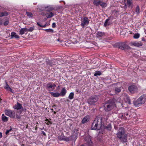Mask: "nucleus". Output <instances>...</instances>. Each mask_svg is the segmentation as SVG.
Returning a JSON list of instances; mask_svg holds the SVG:
<instances>
[{
    "label": "nucleus",
    "instance_id": "obj_1",
    "mask_svg": "<svg viewBox=\"0 0 146 146\" xmlns=\"http://www.w3.org/2000/svg\"><path fill=\"white\" fill-rule=\"evenodd\" d=\"M104 126L103 120L100 116H97L92 123V129L98 130Z\"/></svg>",
    "mask_w": 146,
    "mask_h": 146
},
{
    "label": "nucleus",
    "instance_id": "obj_2",
    "mask_svg": "<svg viewBox=\"0 0 146 146\" xmlns=\"http://www.w3.org/2000/svg\"><path fill=\"white\" fill-rule=\"evenodd\" d=\"M117 135V137L122 142L125 143L127 142V135L125 133L123 128L120 127L119 128Z\"/></svg>",
    "mask_w": 146,
    "mask_h": 146
},
{
    "label": "nucleus",
    "instance_id": "obj_3",
    "mask_svg": "<svg viewBox=\"0 0 146 146\" xmlns=\"http://www.w3.org/2000/svg\"><path fill=\"white\" fill-rule=\"evenodd\" d=\"M145 101L144 95H142L137 100L133 102V104L135 106L139 107L144 104Z\"/></svg>",
    "mask_w": 146,
    "mask_h": 146
},
{
    "label": "nucleus",
    "instance_id": "obj_4",
    "mask_svg": "<svg viewBox=\"0 0 146 146\" xmlns=\"http://www.w3.org/2000/svg\"><path fill=\"white\" fill-rule=\"evenodd\" d=\"M114 102L112 100H109L108 102L105 103L104 106V110L106 111L111 110L114 105Z\"/></svg>",
    "mask_w": 146,
    "mask_h": 146
},
{
    "label": "nucleus",
    "instance_id": "obj_5",
    "mask_svg": "<svg viewBox=\"0 0 146 146\" xmlns=\"http://www.w3.org/2000/svg\"><path fill=\"white\" fill-rule=\"evenodd\" d=\"M81 25L83 27L87 25L89 23V20L88 18L84 17L81 18Z\"/></svg>",
    "mask_w": 146,
    "mask_h": 146
},
{
    "label": "nucleus",
    "instance_id": "obj_6",
    "mask_svg": "<svg viewBox=\"0 0 146 146\" xmlns=\"http://www.w3.org/2000/svg\"><path fill=\"white\" fill-rule=\"evenodd\" d=\"M98 98L96 96L91 97L88 100V102L90 104H93L98 100Z\"/></svg>",
    "mask_w": 146,
    "mask_h": 146
},
{
    "label": "nucleus",
    "instance_id": "obj_7",
    "mask_svg": "<svg viewBox=\"0 0 146 146\" xmlns=\"http://www.w3.org/2000/svg\"><path fill=\"white\" fill-rule=\"evenodd\" d=\"M128 90L131 93H134L137 92L138 88L135 85H132L128 87Z\"/></svg>",
    "mask_w": 146,
    "mask_h": 146
},
{
    "label": "nucleus",
    "instance_id": "obj_8",
    "mask_svg": "<svg viewBox=\"0 0 146 146\" xmlns=\"http://www.w3.org/2000/svg\"><path fill=\"white\" fill-rule=\"evenodd\" d=\"M126 1V2L125 3L124 8H126L127 6L130 8L132 9L133 6L132 1V0H125Z\"/></svg>",
    "mask_w": 146,
    "mask_h": 146
},
{
    "label": "nucleus",
    "instance_id": "obj_9",
    "mask_svg": "<svg viewBox=\"0 0 146 146\" xmlns=\"http://www.w3.org/2000/svg\"><path fill=\"white\" fill-rule=\"evenodd\" d=\"M5 114L10 117L14 118L15 117V113L11 110H6L5 111Z\"/></svg>",
    "mask_w": 146,
    "mask_h": 146
},
{
    "label": "nucleus",
    "instance_id": "obj_10",
    "mask_svg": "<svg viewBox=\"0 0 146 146\" xmlns=\"http://www.w3.org/2000/svg\"><path fill=\"white\" fill-rule=\"evenodd\" d=\"M51 95L54 97H57L60 96H64V88L62 89L61 92L60 93H54L51 92L50 93Z\"/></svg>",
    "mask_w": 146,
    "mask_h": 146
},
{
    "label": "nucleus",
    "instance_id": "obj_11",
    "mask_svg": "<svg viewBox=\"0 0 146 146\" xmlns=\"http://www.w3.org/2000/svg\"><path fill=\"white\" fill-rule=\"evenodd\" d=\"M77 136L76 134H74L72 136L70 137H64V141H68L70 140L75 141L77 139Z\"/></svg>",
    "mask_w": 146,
    "mask_h": 146
},
{
    "label": "nucleus",
    "instance_id": "obj_12",
    "mask_svg": "<svg viewBox=\"0 0 146 146\" xmlns=\"http://www.w3.org/2000/svg\"><path fill=\"white\" fill-rule=\"evenodd\" d=\"M119 48L122 50H124L125 49H129L130 47L125 43H123L121 44V45L119 46Z\"/></svg>",
    "mask_w": 146,
    "mask_h": 146
},
{
    "label": "nucleus",
    "instance_id": "obj_13",
    "mask_svg": "<svg viewBox=\"0 0 146 146\" xmlns=\"http://www.w3.org/2000/svg\"><path fill=\"white\" fill-rule=\"evenodd\" d=\"M131 45L134 46H136L139 47L141 46L142 45V43L141 41H135L131 43Z\"/></svg>",
    "mask_w": 146,
    "mask_h": 146
},
{
    "label": "nucleus",
    "instance_id": "obj_14",
    "mask_svg": "<svg viewBox=\"0 0 146 146\" xmlns=\"http://www.w3.org/2000/svg\"><path fill=\"white\" fill-rule=\"evenodd\" d=\"M56 86V85L54 84L52 85L51 83H49L47 85L46 89L48 90H49L51 88L52 89V90H53L54 89Z\"/></svg>",
    "mask_w": 146,
    "mask_h": 146
},
{
    "label": "nucleus",
    "instance_id": "obj_15",
    "mask_svg": "<svg viewBox=\"0 0 146 146\" xmlns=\"http://www.w3.org/2000/svg\"><path fill=\"white\" fill-rule=\"evenodd\" d=\"M13 108L17 110H19L23 108L22 105L18 102L17 103V104L14 106Z\"/></svg>",
    "mask_w": 146,
    "mask_h": 146
},
{
    "label": "nucleus",
    "instance_id": "obj_16",
    "mask_svg": "<svg viewBox=\"0 0 146 146\" xmlns=\"http://www.w3.org/2000/svg\"><path fill=\"white\" fill-rule=\"evenodd\" d=\"M90 119V116L87 115L84 117L82 121V124H84L86 123Z\"/></svg>",
    "mask_w": 146,
    "mask_h": 146
},
{
    "label": "nucleus",
    "instance_id": "obj_17",
    "mask_svg": "<svg viewBox=\"0 0 146 146\" xmlns=\"http://www.w3.org/2000/svg\"><path fill=\"white\" fill-rule=\"evenodd\" d=\"M45 9H46V10L47 11H52L53 10H57L58 9L57 7H56L52 6H48L46 7H45Z\"/></svg>",
    "mask_w": 146,
    "mask_h": 146
},
{
    "label": "nucleus",
    "instance_id": "obj_18",
    "mask_svg": "<svg viewBox=\"0 0 146 146\" xmlns=\"http://www.w3.org/2000/svg\"><path fill=\"white\" fill-rule=\"evenodd\" d=\"M124 100L125 102L126 103L129 104H131L130 99L128 96H125L124 98Z\"/></svg>",
    "mask_w": 146,
    "mask_h": 146
},
{
    "label": "nucleus",
    "instance_id": "obj_19",
    "mask_svg": "<svg viewBox=\"0 0 146 146\" xmlns=\"http://www.w3.org/2000/svg\"><path fill=\"white\" fill-rule=\"evenodd\" d=\"M5 83L6 85L4 87V88L7 90H9L11 92L13 93L11 88L9 86V85H8L7 82L6 81H5Z\"/></svg>",
    "mask_w": 146,
    "mask_h": 146
},
{
    "label": "nucleus",
    "instance_id": "obj_20",
    "mask_svg": "<svg viewBox=\"0 0 146 146\" xmlns=\"http://www.w3.org/2000/svg\"><path fill=\"white\" fill-rule=\"evenodd\" d=\"M105 34L104 32L98 31L97 33L96 36L97 37H101L104 36Z\"/></svg>",
    "mask_w": 146,
    "mask_h": 146
},
{
    "label": "nucleus",
    "instance_id": "obj_21",
    "mask_svg": "<svg viewBox=\"0 0 146 146\" xmlns=\"http://www.w3.org/2000/svg\"><path fill=\"white\" fill-rule=\"evenodd\" d=\"M52 60H49L48 59H47L46 60V63L48 65H49L50 66H52V65H54V64L52 62Z\"/></svg>",
    "mask_w": 146,
    "mask_h": 146
},
{
    "label": "nucleus",
    "instance_id": "obj_22",
    "mask_svg": "<svg viewBox=\"0 0 146 146\" xmlns=\"http://www.w3.org/2000/svg\"><path fill=\"white\" fill-rule=\"evenodd\" d=\"M11 39H12L14 37L17 38H19V36L18 35H17L16 33L14 32L11 33Z\"/></svg>",
    "mask_w": 146,
    "mask_h": 146
},
{
    "label": "nucleus",
    "instance_id": "obj_23",
    "mask_svg": "<svg viewBox=\"0 0 146 146\" xmlns=\"http://www.w3.org/2000/svg\"><path fill=\"white\" fill-rule=\"evenodd\" d=\"M53 15V13L51 12L49 13H46L45 14L46 17L48 18H51L52 17Z\"/></svg>",
    "mask_w": 146,
    "mask_h": 146
},
{
    "label": "nucleus",
    "instance_id": "obj_24",
    "mask_svg": "<svg viewBox=\"0 0 146 146\" xmlns=\"http://www.w3.org/2000/svg\"><path fill=\"white\" fill-rule=\"evenodd\" d=\"M27 28H22L20 30L19 34L20 35H23L24 34L25 32H27Z\"/></svg>",
    "mask_w": 146,
    "mask_h": 146
},
{
    "label": "nucleus",
    "instance_id": "obj_25",
    "mask_svg": "<svg viewBox=\"0 0 146 146\" xmlns=\"http://www.w3.org/2000/svg\"><path fill=\"white\" fill-rule=\"evenodd\" d=\"M58 141H59V143H62L61 142V141H63L64 140V136L63 135H60V136H58Z\"/></svg>",
    "mask_w": 146,
    "mask_h": 146
},
{
    "label": "nucleus",
    "instance_id": "obj_26",
    "mask_svg": "<svg viewBox=\"0 0 146 146\" xmlns=\"http://www.w3.org/2000/svg\"><path fill=\"white\" fill-rule=\"evenodd\" d=\"M101 3V1H100L95 0L94 1L93 3L94 5L98 6L100 5Z\"/></svg>",
    "mask_w": 146,
    "mask_h": 146
},
{
    "label": "nucleus",
    "instance_id": "obj_27",
    "mask_svg": "<svg viewBox=\"0 0 146 146\" xmlns=\"http://www.w3.org/2000/svg\"><path fill=\"white\" fill-rule=\"evenodd\" d=\"M124 115L125 116V119H129V117H131V115L130 114V112L128 111L127 113H126L125 114H124Z\"/></svg>",
    "mask_w": 146,
    "mask_h": 146
},
{
    "label": "nucleus",
    "instance_id": "obj_28",
    "mask_svg": "<svg viewBox=\"0 0 146 146\" xmlns=\"http://www.w3.org/2000/svg\"><path fill=\"white\" fill-rule=\"evenodd\" d=\"M26 13L27 15L29 18H32L33 17V14L31 12L26 11Z\"/></svg>",
    "mask_w": 146,
    "mask_h": 146
},
{
    "label": "nucleus",
    "instance_id": "obj_29",
    "mask_svg": "<svg viewBox=\"0 0 146 146\" xmlns=\"http://www.w3.org/2000/svg\"><path fill=\"white\" fill-rule=\"evenodd\" d=\"M105 128L108 130L110 131L111 129V124H109L108 125L105 127Z\"/></svg>",
    "mask_w": 146,
    "mask_h": 146
},
{
    "label": "nucleus",
    "instance_id": "obj_30",
    "mask_svg": "<svg viewBox=\"0 0 146 146\" xmlns=\"http://www.w3.org/2000/svg\"><path fill=\"white\" fill-rule=\"evenodd\" d=\"M119 117L121 119L125 120V117L124 115V114L120 113L119 115Z\"/></svg>",
    "mask_w": 146,
    "mask_h": 146
},
{
    "label": "nucleus",
    "instance_id": "obj_31",
    "mask_svg": "<svg viewBox=\"0 0 146 146\" xmlns=\"http://www.w3.org/2000/svg\"><path fill=\"white\" fill-rule=\"evenodd\" d=\"M136 13L137 14H139L140 13V9L138 6H137L136 8L135 11Z\"/></svg>",
    "mask_w": 146,
    "mask_h": 146
},
{
    "label": "nucleus",
    "instance_id": "obj_32",
    "mask_svg": "<svg viewBox=\"0 0 146 146\" xmlns=\"http://www.w3.org/2000/svg\"><path fill=\"white\" fill-rule=\"evenodd\" d=\"M34 26L32 27H30L29 29L27 28V32H32L34 30Z\"/></svg>",
    "mask_w": 146,
    "mask_h": 146
},
{
    "label": "nucleus",
    "instance_id": "obj_33",
    "mask_svg": "<svg viewBox=\"0 0 146 146\" xmlns=\"http://www.w3.org/2000/svg\"><path fill=\"white\" fill-rule=\"evenodd\" d=\"M74 93L73 92H71L69 96V98L70 99H72L73 98Z\"/></svg>",
    "mask_w": 146,
    "mask_h": 146
},
{
    "label": "nucleus",
    "instance_id": "obj_34",
    "mask_svg": "<svg viewBox=\"0 0 146 146\" xmlns=\"http://www.w3.org/2000/svg\"><path fill=\"white\" fill-rule=\"evenodd\" d=\"M115 92L116 93H119L121 91V88H115Z\"/></svg>",
    "mask_w": 146,
    "mask_h": 146
},
{
    "label": "nucleus",
    "instance_id": "obj_35",
    "mask_svg": "<svg viewBox=\"0 0 146 146\" xmlns=\"http://www.w3.org/2000/svg\"><path fill=\"white\" fill-rule=\"evenodd\" d=\"M140 36V34L139 33H137L134 35L133 38L135 39H137Z\"/></svg>",
    "mask_w": 146,
    "mask_h": 146
},
{
    "label": "nucleus",
    "instance_id": "obj_36",
    "mask_svg": "<svg viewBox=\"0 0 146 146\" xmlns=\"http://www.w3.org/2000/svg\"><path fill=\"white\" fill-rule=\"evenodd\" d=\"M101 74V72L100 71H96L95 73L94 74V76H100Z\"/></svg>",
    "mask_w": 146,
    "mask_h": 146
},
{
    "label": "nucleus",
    "instance_id": "obj_37",
    "mask_svg": "<svg viewBox=\"0 0 146 146\" xmlns=\"http://www.w3.org/2000/svg\"><path fill=\"white\" fill-rule=\"evenodd\" d=\"M8 117L5 116H3L2 117V119L4 122H7L8 120Z\"/></svg>",
    "mask_w": 146,
    "mask_h": 146
},
{
    "label": "nucleus",
    "instance_id": "obj_38",
    "mask_svg": "<svg viewBox=\"0 0 146 146\" xmlns=\"http://www.w3.org/2000/svg\"><path fill=\"white\" fill-rule=\"evenodd\" d=\"M109 20V19H108L106 20V21L104 23V25L106 27V26L109 25L110 23H108Z\"/></svg>",
    "mask_w": 146,
    "mask_h": 146
},
{
    "label": "nucleus",
    "instance_id": "obj_39",
    "mask_svg": "<svg viewBox=\"0 0 146 146\" xmlns=\"http://www.w3.org/2000/svg\"><path fill=\"white\" fill-rule=\"evenodd\" d=\"M45 31L47 32H51L52 33L54 32L53 30L51 29H46L45 30Z\"/></svg>",
    "mask_w": 146,
    "mask_h": 146
},
{
    "label": "nucleus",
    "instance_id": "obj_40",
    "mask_svg": "<svg viewBox=\"0 0 146 146\" xmlns=\"http://www.w3.org/2000/svg\"><path fill=\"white\" fill-rule=\"evenodd\" d=\"M100 5L102 7H105L106 6V4L104 2H102L101 1V4H100Z\"/></svg>",
    "mask_w": 146,
    "mask_h": 146
},
{
    "label": "nucleus",
    "instance_id": "obj_41",
    "mask_svg": "<svg viewBox=\"0 0 146 146\" xmlns=\"http://www.w3.org/2000/svg\"><path fill=\"white\" fill-rule=\"evenodd\" d=\"M37 25L41 27H46V24H45L44 25H41L40 23H38V22H37Z\"/></svg>",
    "mask_w": 146,
    "mask_h": 146
},
{
    "label": "nucleus",
    "instance_id": "obj_42",
    "mask_svg": "<svg viewBox=\"0 0 146 146\" xmlns=\"http://www.w3.org/2000/svg\"><path fill=\"white\" fill-rule=\"evenodd\" d=\"M9 23V21H6L4 23L3 25L4 26H6L8 25Z\"/></svg>",
    "mask_w": 146,
    "mask_h": 146
},
{
    "label": "nucleus",
    "instance_id": "obj_43",
    "mask_svg": "<svg viewBox=\"0 0 146 146\" xmlns=\"http://www.w3.org/2000/svg\"><path fill=\"white\" fill-rule=\"evenodd\" d=\"M16 118L17 119H20L21 118V116L19 115H18L17 114H16Z\"/></svg>",
    "mask_w": 146,
    "mask_h": 146
},
{
    "label": "nucleus",
    "instance_id": "obj_44",
    "mask_svg": "<svg viewBox=\"0 0 146 146\" xmlns=\"http://www.w3.org/2000/svg\"><path fill=\"white\" fill-rule=\"evenodd\" d=\"M3 13V14L4 16H7L8 15V13L7 11H5L3 12H2Z\"/></svg>",
    "mask_w": 146,
    "mask_h": 146
},
{
    "label": "nucleus",
    "instance_id": "obj_45",
    "mask_svg": "<svg viewBox=\"0 0 146 146\" xmlns=\"http://www.w3.org/2000/svg\"><path fill=\"white\" fill-rule=\"evenodd\" d=\"M87 142L88 144L89 145H91V144L92 143L91 139L90 138L88 139V141Z\"/></svg>",
    "mask_w": 146,
    "mask_h": 146
},
{
    "label": "nucleus",
    "instance_id": "obj_46",
    "mask_svg": "<svg viewBox=\"0 0 146 146\" xmlns=\"http://www.w3.org/2000/svg\"><path fill=\"white\" fill-rule=\"evenodd\" d=\"M52 27L53 28H54L56 27V24L55 23H53L52 24Z\"/></svg>",
    "mask_w": 146,
    "mask_h": 146
},
{
    "label": "nucleus",
    "instance_id": "obj_47",
    "mask_svg": "<svg viewBox=\"0 0 146 146\" xmlns=\"http://www.w3.org/2000/svg\"><path fill=\"white\" fill-rule=\"evenodd\" d=\"M42 133L44 136H46V134L43 131H41Z\"/></svg>",
    "mask_w": 146,
    "mask_h": 146
},
{
    "label": "nucleus",
    "instance_id": "obj_48",
    "mask_svg": "<svg viewBox=\"0 0 146 146\" xmlns=\"http://www.w3.org/2000/svg\"><path fill=\"white\" fill-rule=\"evenodd\" d=\"M4 16L2 12L0 13V17H2Z\"/></svg>",
    "mask_w": 146,
    "mask_h": 146
},
{
    "label": "nucleus",
    "instance_id": "obj_49",
    "mask_svg": "<svg viewBox=\"0 0 146 146\" xmlns=\"http://www.w3.org/2000/svg\"><path fill=\"white\" fill-rule=\"evenodd\" d=\"M3 24L2 19L0 18V25H2Z\"/></svg>",
    "mask_w": 146,
    "mask_h": 146
},
{
    "label": "nucleus",
    "instance_id": "obj_50",
    "mask_svg": "<svg viewBox=\"0 0 146 146\" xmlns=\"http://www.w3.org/2000/svg\"><path fill=\"white\" fill-rule=\"evenodd\" d=\"M9 132V131H8V130H7L5 132V134L6 135H8Z\"/></svg>",
    "mask_w": 146,
    "mask_h": 146
},
{
    "label": "nucleus",
    "instance_id": "obj_51",
    "mask_svg": "<svg viewBox=\"0 0 146 146\" xmlns=\"http://www.w3.org/2000/svg\"><path fill=\"white\" fill-rule=\"evenodd\" d=\"M46 121H48V122H49L50 123H52L51 122H50V121H49L48 120V119H46V120H45Z\"/></svg>",
    "mask_w": 146,
    "mask_h": 146
},
{
    "label": "nucleus",
    "instance_id": "obj_52",
    "mask_svg": "<svg viewBox=\"0 0 146 146\" xmlns=\"http://www.w3.org/2000/svg\"><path fill=\"white\" fill-rule=\"evenodd\" d=\"M76 91L78 93H80V91L78 89H76Z\"/></svg>",
    "mask_w": 146,
    "mask_h": 146
},
{
    "label": "nucleus",
    "instance_id": "obj_53",
    "mask_svg": "<svg viewBox=\"0 0 146 146\" xmlns=\"http://www.w3.org/2000/svg\"><path fill=\"white\" fill-rule=\"evenodd\" d=\"M8 130L9 131V132L12 130V129L11 127H10V129L9 130Z\"/></svg>",
    "mask_w": 146,
    "mask_h": 146
},
{
    "label": "nucleus",
    "instance_id": "obj_54",
    "mask_svg": "<svg viewBox=\"0 0 146 146\" xmlns=\"http://www.w3.org/2000/svg\"><path fill=\"white\" fill-rule=\"evenodd\" d=\"M3 10V8L0 6V10Z\"/></svg>",
    "mask_w": 146,
    "mask_h": 146
},
{
    "label": "nucleus",
    "instance_id": "obj_55",
    "mask_svg": "<svg viewBox=\"0 0 146 146\" xmlns=\"http://www.w3.org/2000/svg\"><path fill=\"white\" fill-rule=\"evenodd\" d=\"M2 137V133H1L0 132V138Z\"/></svg>",
    "mask_w": 146,
    "mask_h": 146
},
{
    "label": "nucleus",
    "instance_id": "obj_56",
    "mask_svg": "<svg viewBox=\"0 0 146 146\" xmlns=\"http://www.w3.org/2000/svg\"><path fill=\"white\" fill-rule=\"evenodd\" d=\"M46 124L47 125H49V124H50V123H49V122H48V121L47 122V123H46Z\"/></svg>",
    "mask_w": 146,
    "mask_h": 146
},
{
    "label": "nucleus",
    "instance_id": "obj_57",
    "mask_svg": "<svg viewBox=\"0 0 146 146\" xmlns=\"http://www.w3.org/2000/svg\"><path fill=\"white\" fill-rule=\"evenodd\" d=\"M142 40L143 41H145V39L144 38H143L142 39Z\"/></svg>",
    "mask_w": 146,
    "mask_h": 146
},
{
    "label": "nucleus",
    "instance_id": "obj_58",
    "mask_svg": "<svg viewBox=\"0 0 146 146\" xmlns=\"http://www.w3.org/2000/svg\"><path fill=\"white\" fill-rule=\"evenodd\" d=\"M64 94L66 92V90L64 89Z\"/></svg>",
    "mask_w": 146,
    "mask_h": 146
},
{
    "label": "nucleus",
    "instance_id": "obj_59",
    "mask_svg": "<svg viewBox=\"0 0 146 146\" xmlns=\"http://www.w3.org/2000/svg\"><path fill=\"white\" fill-rule=\"evenodd\" d=\"M1 98H0V103H1Z\"/></svg>",
    "mask_w": 146,
    "mask_h": 146
},
{
    "label": "nucleus",
    "instance_id": "obj_60",
    "mask_svg": "<svg viewBox=\"0 0 146 146\" xmlns=\"http://www.w3.org/2000/svg\"><path fill=\"white\" fill-rule=\"evenodd\" d=\"M3 116H5L4 115V114H3L2 115V117H3Z\"/></svg>",
    "mask_w": 146,
    "mask_h": 146
},
{
    "label": "nucleus",
    "instance_id": "obj_61",
    "mask_svg": "<svg viewBox=\"0 0 146 146\" xmlns=\"http://www.w3.org/2000/svg\"><path fill=\"white\" fill-rule=\"evenodd\" d=\"M54 113H56V112H55V111H54Z\"/></svg>",
    "mask_w": 146,
    "mask_h": 146
},
{
    "label": "nucleus",
    "instance_id": "obj_62",
    "mask_svg": "<svg viewBox=\"0 0 146 146\" xmlns=\"http://www.w3.org/2000/svg\"><path fill=\"white\" fill-rule=\"evenodd\" d=\"M81 146H85V145H82Z\"/></svg>",
    "mask_w": 146,
    "mask_h": 146
},
{
    "label": "nucleus",
    "instance_id": "obj_63",
    "mask_svg": "<svg viewBox=\"0 0 146 146\" xmlns=\"http://www.w3.org/2000/svg\"><path fill=\"white\" fill-rule=\"evenodd\" d=\"M57 40L58 41H59V39H58Z\"/></svg>",
    "mask_w": 146,
    "mask_h": 146
},
{
    "label": "nucleus",
    "instance_id": "obj_64",
    "mask_svg": "<svg viewBox=\"0 0 146 146\" xmlns=\"http://www.w3.org/2000/svg\"><path fill=\"white\" fill-rule=\"evenodd\" d=\"M51 110L53 111V109H51Z\"/></svg>",
    "mask_w": 146,
    "mask_h": 146
}]
</instances>
